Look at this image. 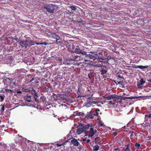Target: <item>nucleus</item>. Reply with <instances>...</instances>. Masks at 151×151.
Listing matches in <instances>:
<instances>
[{"label":"nucleus","mask_w":151,"mask_h":151,"mask_svg":"<svg viewBox=\"0 0 151 151\" xmlns=\"http://www.w3.org/2000/svg\"><path fill=\"white\" fill-rule=\"evenodd\" d=\"M148 81L149 82H151V79H150V80H148Z\"/></svg>","instance_id":"nucleus-49"},{"label":"nucleus","mask_w":151,"mask_h":151,"mask_svg":"<svg viewBox=\"0 0 151 151\" xmlns=\"http://www.w3.org/2000/svg\"><path fill=\"white\" fill-rule=\"evenodd\" d=\"M71 142L74 146L77 147L80 145L79 142L75 138H73V139L71 140Z\"/></svg>","instance_id":"nucleus-14"},{"label":"nucleus","mask_w":151,"mask_h":151,"mask_svg":"<svg viewBox=\"0 0 151 151\" xmlns=\"http://www.w3.org/2000/svg\"><path fill=\"white\" fill-rule=\"evenodd\" d=\"M78 22L79 23L82 24L83 25L85 24H86V22H85L83 21L82 20H81L80 21H78Z\"/></svg>","instance_id":"nucleus-32"},{"label":"nucleus","mask_w":151,"mask_h":151,"mask_svg":"<svg viewBox=\"0 0 151 151\" xmlns=\"http://www.w3.org/2000/svg\"><path fill=\"white\" fill-rule=\"evenodd\" d=\"M47 43L46 42H44L43 43H41V45H47Z\"/></svg>","instance_id":"nucleus-38"},{"label":"nucleus","mask_w":151,"mask_h":151,"mask_svg":"<svg viewBox=\"0 0 151 151\" xmlns=\"http://www.w3.org/2000/svg\"><path fill=\"white\" fill-rule=\"evenodd\" d=\"M22 91L25 92H29L31 91V90L29 88H23L22 89Z\"/></svg>","instance_id":"nucleus-24"},{"label":"nucleus","mask_w":151,"mask_h":151,"mask_svg":"<svg viewBox=\"0 0 151 151\" xmlns=\"http://www.w3.org/2000/svg\"><path fill=\"white\" fill-rule=\"evenodd\" d=\"M74 115L76 116H83L84 115V114L82 112H80L78 111H76L74 113Z\"/></svg>","instance_id":"nucleus-20"},{"label":"nucleus","mask_w":151,"mask_h":151,"mask_svg":"<svg viewBox=\"0 0 151 151\" xmlns=\"http://www.w3.org/2000/svg\"><path fill=\"white\" fill-rule=\"evenodd\" d=\"M73 56L71 58V60L73 61H81L83 60V58L80 56L76 55L75 56L73 55Z\"/></svg>","instance_id":"nucleus-8"},{"label":"nucleus","mask_w":151,"mask_h":151,"mask_svg":"<svg viewBox=\"0 0 151 151\" xmlns=\"http://www.w3.org/2000/svg\"><path fill=\"white\" fill-rule=\"evenodd\" d=\"M4 110V105H3L2 106V107L1 108V113L3 112Z\"/></svg>","instance_id":"nucleus-35"},{"label":"nucleus","mask_w":151,"mask_h":151,"mask_svg":"<svg viewBox=\"0 0 151 151\" xmlns=\"http://www.w3.org/2000/svg\"><path fill=\"white\" fill-rule=\"evenodd\" d=\"M34 91L35 93L34 94V97L35 99V100L36 101H37V98L38 97L37 94L36 93V92L35 90H34Z\"/></svg>","instance_id":"nucleus-26"},{"label":"nucleus","mask_w":151,"mask_h":151,"mask_svg":"<svg viewBox=\"0 0 151 151\" xmlns=\"http://www.w3.org/2000/svg\"><path fill=\"white\" fill-rule=\"evenodd\" d=\"M108 104H114V103L113 102V101H109L108 102Z\"/></svg>","instance_id":"nucleus-36"},{"label":"nucleus","mask_w":151,"mask_h":151,"mask_svg":"<svg viewBox=\"0 0 151 151\" xmlns=\"http://www.w3.org/2000/svg\"><path fill=\"white\" fill-rule=\"evenodd\" d=\"M43 8L44 9H46L47 11L50 14H53L54 12L56 11L55 9L57 8V7L56 5L50 4L44 6Z\"/></svg>","instance_id":"nucleus-3"},{"label":"nucleus","mask_w":151,"mask_h":151,"mask_svg":"<svg viewBox=\"0 0 151 151\" xmlns=\"http://www.w3.org/2000/svg\"><path fill=\"white\" fill-rule=\"evenodd\" d=\"M20 45L22 47H23L25 46L26 48L27 47H28V42L27 40H21L20 42Z\"/></svg>","instance_id":"nucleus-9"},{"label":"nucleus","mask_w":151,"mask_h":151,"mask_svg":"<svg viewBox=\"0 0 151 151\" xmlns=\"http://www.w3.org/2000/svg\"><path fill=\"white\" fill-rule=\"evenodd\" d=\"M85 117L87 119H93L94 117V116L92 113V111H91L89 112H88Z\"/></svg>","instance_id":"nucleus-12"},{"label":"nucleus","mask_w":151,"mask_h":151,"mask_svg":"<svg viewBox=\"0 0 151 151\" xmlns=\"http://www.w3.org/2000/svg\"><path fill=\"white\" fill-rule=\"evenodd\" d=\"M103 125H104V124L102 123H100V124H99V126H103Z\"/></svg>","instance_id":"nucleus-42"},{"label":"nucleus","mask_w":151,"mask_h":151,"mask_svg":"<svg viewBox=\"0 0 151 151\" xmlns=\"http://www.w3.org/2000/svg\"><path fill=\"white\" fill-rule=\"evenodd\" d=\"M22 93V91H17V93L21 94V93Z\"/></svg>","instance_id":"nucleus-41"},{"label":"nucleus","mask_w":151,"mask_h":151,"mask_svg":"<svg viewBox=\"0 0 151 151\" xmlns=\"http://www.w3.org/2000/svg\"><path fill=\"white\" fill-rule=\"evenodd\" d=\"M100 114H101V113L100 112Z\"/></svg>","instance_id":"nucleus-52"},{"label":"nucleus","mask_w":151,"mask_h":151,"mask_svg":"<svg viewBox=\"0 0 151 151\" xmlns=\"http://www.w3.org/2000/svg\"><path fill=\"white\" fill-rule=\"evenodd\" d=\"M134 133L133 131H130L129 132V134H130V137L131 139H132V137L133 136V134Z\"/></svg>","instance_id":"nucleus-30"},{"label":"nucleus","mask_w":151,"mask_h":151,"mask_svg":"<svg viewBox=\"0 0 151 151\" xmlns=\"http://www.w3.org/2000/svg\"><path fill=\"white\" fill-rule=\"evenodd\" d=\"M113 135L114 136H116L117 135V133L116 132H114L113 133Z\"/></svg>","instance_id":"nucleus-40"},{"label":"nucleus","mask_w":151,"mask_h":151,"mask_svg":"<svg viewBox=\"0 0 151 151\" xmlns=\"http://www.w3.org/2000/svg\"><path fill=\"white\" fill-rule=\"evenodd\" d=\"M123 75L122 71L120 70L116 74V80H114V81L116 84H121L122 88L124 87L123 84L124 78Z\"/></svg>","instance_id":"nucleus-2"},{"label":"nucleus","mask_w":151,"mask_h":151,"mask_svg":"<svg viewBox=\"0 0 151 151\" xmlns=\"http://www.w3.org/2000/svg\"><path fill=\"white\" fill-rule=\"evenodd\" d=\"M5 97V96L4 95L0 94V101L1 102H2L4 101V98Z\"/></svg>","instance_id":"nucleus-23"},{"label":"nucleus","mask_w":151,"mask_h":151,"mask_svg":"<svg viewBox=\"0 0 151 151\" xmlns=\"http://www.w3.org/2000/svg\"><path fill=\"white\" fill-rule=\"evenodd\" d=\"M100 71L101 72V75L106 73L107 72L106 68L104 66H102L101 68V69L100 70Z\"/></svg>","instance_id":"nucleus-15"},{"label":"nucleus","mask_w":151,"mask_h":151,"mask_svg":"<svg viewBox=\"0 0 151 151\" xmlns=\"http://www.w3.org/2000/svg\"><path fill=\"white\" fill-rule=\"evenodd\" d=\"M145 118H148L150 119H151V114H149L145 115Z\"/></svg>","instance_id":"nucleus-33"},{"label":"nucleus","mask_w":151,"mask_h":151,"mask_svg":"<svg viewBox=\"0 0 151 151\" xmlns=\"http://www.w3.org/2000/svg\"><path fill=\"white\" fill-rule=\"evenodd\" d=\"M25 100L29 102L31 101L32 99L31 97L30 96H27L25 97Z\"/></svg>","instance_id":"nucleus-21"},{"label":"nucleus","mask_w":151,"mask_h":151,"mask_svg":"<svg viewBox=\"0 0 151 151\" xmlns=\"http://www.w3.org/2000/svg\"><path fill=\"white\" fill-rule=\"evenodd\" d=\"M98 48L96 47H95V49L92 51L89 52L90 53H96L97 59L108 61L111 59V56L108 54L107 52L103 50H99Z\"/></svg>","instance_id":"nucleus-1"},{"label":"nucleus","mask_w":151,"mask_h":151,"mask_svg":"<svg viewBox=\"0 0 151 151\" xmlns=\"http://www.w3.org/2000/svg\"><path fill=\"white\" fill-rule=\"evenodd\" d=\"M105 98L107 100H111L115 98V96L114 95H110L107 97H105Z\"/></svg>","instance_id":"nucleus-18"},{"label":"nucleus","mask_w":151,"mask_h":151,"mask_svg":"<svg viewBox=\"0 0 151 151\" xmlns=\"http://www.w3.org/2000/svg\"><path fill=\"white\" fill-rule=\"evenodd\" d=\"M150 134H151V132H150Z\"/></svg>","instance_id":"nucleus-54"},{"label":"nucleus","mask_w":151,"mask_h":151,"mask_svg":"<svg viewBox=\"0 0 151 151\" xmlns=\"http://www.w3.org/2000/svg\"><path fill=\"white\" fill-rule=\"evenodd\" d=\"M131 144L132 145H133V144H132V143H131Z\"/></svg>","instance_id":"nucleus-53"},{"label":"nucleus","mask_w":151,"mask_h":151,"mask_svg":"<svg viewBox=\"0 0 151 151\" xmlns=\"http://www.w3.org/2000/svg\"><path fill=\"white\" fill-rule=\"evenodd\" d=\"M114 150H118L119 151H120V148H117L114 149Z\"/></svg>","instance_id":"nucleus-43"},{"label":"nucleus","mask_w":151,"mask_h":151,"mask_svg":"<svg viewBox=\"0 0 151 151\" xmlns=\"http://www.w3.org/2000/svg\"><path fill=\"white\" fill-rule=\"evenodd\" d=\"M94 126L93 125V127H90V130L89 131L86 132H85V136H88L89 137H93L97 131L96 129H93Z\"/></svg>","instance_id":"nucleus-5"},{"label":"nucleus","mask_w":151,"mask_h":151,"mask_svg":"<svg viewBox=\"0 0 151 151\" xmlns=\"http://www.w3.org/2000/svg\"><path fill=\"white\" fill-rule=\"evenodd\" d=\"M90 142V140L89 139H88L86 141V142L88 143H89Z\"/></svg>","instance_id":"nucleus-44"},{"label":"nucleus","mask_w":151,"mask_h":151,"mask_svg":"<svg viewBox=\"0 0 151 151\" xmlns=\"http://www.w3.org/2000/svg\"><path fill=\"white\" fill-rule=\"evenodd\" d=\"M92 54H87L85 55V57L84 58V60L85 61L87 62L90 60V59H93L95 60L97 59L96 53H92Z\"/></svg>","instance_id":"nucleus-4"},{"label":"nucleus","mask_w":151,"mask_h":151,"mask_svg":"<svg viewBox=\"0 0 151 151\" xmlns=\"http://www.w3.org/2000/svg\"><path fill=\"white\" fill-rule=\"evenodd\" d=\"M35 42H37V41H34L32 40H30L29 41H28V47H29L30 45H34L35 43Z\"/></svg>","instance_id":"nucleus-19"},{"label":"nucleus","mask_w":151,"mask_h":151,"mask_svg":"<svg viewBox=\"0 0 151 151\" xmlns=\"http://www.w3.org/2000/svg\"><path fill=\"white\" fill-rule=\"evenodd\" d=\"M13 40H16L17 42H18L19 44L20 43V42H21V40H20L16 36L14 37L13 39Z\"/></svg>","instance_id":"nucleus-28"},{"label":"nucleus","mask_w":151,"mask_h":151,"mask_svg":"<svg viewBox=\"0 0 151 151\" xmlns=\"http://www.w3.org/2000/svg\"><path fill=\"white\" fill-rule=\"evenodd\" d=\"M126 98H127V99H132V97H127Z\"/></svg>","instance_id":"nucleus-45"},{"label":"nucleus","mask_w":151,"mask_h":151,"mask_svg":"<svg viewBox=\"0 0 151 151\" xmlns=\"http://www.w3.org/2000/svg\"><path fill=\"white\" fill-rule=\"evenodd\" d=\"M93 125L92 124H83L82 127L83 129H84V131L85 132H88L87 131H86V130L89 129V128H90V127H93Z\"/></svg>","instance_id":"nucleus-11"},{"label":"nucleus","mask_w":151,"mask_h":151,"mask_svg":"<svg viewBox=\"0 0 151 151\" xmlns=\"http://www.w3.org/2000/svg\"><path fill=\"white\" fill-rule=\"evenodd\" d=\"M127 97H123V99H124V100L127 99V98H127Z\"/></svg>","instance_id":"nucleus-47"},{"label":"nucleus","mask_w":151,"mask_h":151,"mask_svg":"<svg viewBox=\"0 0 151 151\" xmlns=\"http://www.w3.org/2000/svg\"><path fill=\"white\" fill-rule=\"evenodd\" d=\"M99 147L98 145H95L93 147V150L96 151L98 150L99 149Z\"/></svg>","instance_id":"nucleus-25"},{"label":"nucleus","mask_w":151,"mask_h":151,"mask_svg":"<svg viewBox=\"0 0 151 151\" xmlns=\"http://www.w3.org/2000/svg\"><path fill=\"white\" fill-rule=\"evenodd\" d=\"M85 132L84 131V129H83V128L82 127L81 128H79L77 129L76 131L77 133L78 134H80L84 132Z\"/></svg>","instance_id":"nucleus-16"},{"label":"nucleus","mask_w":151,"mask_h":151,"mask_svg":"<svg viewBox=\"0 0 151 151\" xmlns=\"http://www.w3.org/2000/svg\"><path fill=\"white\" fill-rule=\"evenodd\" d=\"M29 82H31L32 83H39L38 81H35V79L34 78H32V79Z\"/></svg>","instance_id":"nucleus-27"},{"label":"nucleus","mask_w":151,"mask_h":151,"mask_svg":"<svg viewBox=\"0 0 151 151\" xmlns=\"http://www.w3.org/2000/svg\"><path fill=\"white\" fill-rule=\"evenodd\" d=\"M59 60H61V58H60V59Z\"/></svg>","instance_id":"nucleus-51"},{"label":"nucleus","mask_w":151,"mask_h":151,"mask_svg":"<svg viewBox=\"0 0 151 151\" xmlns=\"http://www.w3.org/2000/svg\"><path fill=\"white\" fill-rule=\"evenodd\" d=\"M135 68H139L140 69H143L144 68H146L148 67V66H143L142 65H136L134 66Z\"/></svg>","instance_id":"nucleus-17"},{"label":"nucleus","mask_w":151,"mask_h":151,"mask_svg":"<svg viewBox=\"0 0 151 151\" xmlns=\"http://www.w3.org/2000/svg\"><path fill=\"white\" fill-rule=\"evenodd\" d=\"M64 144H58V143H57V145L58 146V147H60L62 145H64Z\"/></svg>","instance_id":"nucleus-37"},{"label":"nucleus","mask_w":151,"mask_h":151,"mask_svg":"<svg viewBox=\"0 0 151 151\" xmlns=\"http://www.w3.org/2000/svg\"><path fill=\"white\" fill-rule=\"evenodd\" d=\"M132 99H136L138 98H139V97L134 96L132 97Z\"/></svg>","instance_id":"nucleus-39"},{"label":"nucleus","mask_w":151,"mask_h":151,"mask_svg":"<svg viewBox=\"0 0 151 151\" xmlns=\"http://www.w3.org/2000/svg\"><path fill=\"white\" fill-rule=\"evenodd\" d=\"M77 54H81L83 55H85L88 52L80 48H76L74 50L73 52Z\"/></svg>","instance_id":"nucleus-7"},{"label":"nucleus","mask_w":151,"mask_h":151,"mask_svg":"<svg viewBox=\"0 0 151 151\" xmlns=\"http://www.w3.org/2000/svg\"><path fill=\"white\" fill-rule=\"evenodd\" d=\"M35 43L36 44H37V45H41V43H37V42H35Z\"/></svg>","instance_id":"nucleus-46"},{"label":"nucleus","mask_w":151,"mask_h":151,"mask_svg":"<svg viewBox=\"0 0 151 151\" xmlns=\"http://www.w3.org/2000/svg\"><path fill=\"white\" fill-rule=\"evenodd\" d=\"M70 8L71 9L75 11L76 10V7L75 6H70Z\"/></svg>","instance_id":"nucleus-34"},{"label":"nucleus","mask_w":151,"mask_h":151,"mask_svg":"<svg viewBox=\"0 0 151 151\" xmlns=\"http://www.w3.org/2000/svg\"><path fill=\"white\" fill-rule=\"evenodd\" d=\"M5 97V96L4 95L0 94V101L1 102H2L4 101V98Z\"/></svg>","instance_id":"nucleus-22"},{"label":"nucleus","mask_w":151,"mask_h":151,"mask_svg":"<svg viewBox=\"0 0 151 151\" xmlns=\"http://www.w3.org/2000/svg\"><path fill=\"white\" fill-rule=\"evenodd\" d=\"M140 145L139 143H138V142H137L135 144L134 146L135 147L136 149H138L140 146Z\"/></svg>","instance_id":"nucleus-31"},{"label":"nucleus","mask_w":151,"mask_h":151,"mask_svg":"<svg viewBox=\"0 0 151 151\" xmlns=\"http://www.w3.org/2000/svg\"><path fill=\"white\" fill-rule=\"evenodd\" d=\"M50 37L56 39V43L57 44H59L61 45L62 44V42H61L57 41L58 40H60V37L59 35H57L56 33H51Z\"/></svg>","instance_id":"nucleus-6"},{"label":"nucleus","mask_w":151,"mask_h":151,"mask_svg":"<svg viewBox=\"0 0 151 151\" xmlns=\"http://www.w3.org/2000/svg\"><path fill=\"white\" fill-rule=\"evenodd\" d=\"M126 149L125 151H131L129 144H128L127 145H126Z\"/></svg>","instance_id":"nucleus-29"},{"label":"nucleus","mask_w":151,"mask_h":151,"mask_svg":"<svg viewBox=\"0 0 151 151\" xmlns=\"http://www.w3.org/2000/svg\"><path fill=\"white\" fill-rule=\"evenodd\" d=\"M86 139H83V142L86 141Z\"/></svg>","instance_id":"nucleus-48"},{"label":"nucleus","mask_w":151,"mask_h":151,"mask_svg":"<svg viewBox=\"0 0 151 151\" xmlns=\"http://www.w3.org/2000/svg\"><path fill=\"white\" fill-rule=\"evenodd\" d=\"M145 81L144 80V78H141L137 84L138 88H141L143 84L145 83Z\"/></svg>","instance_id":"nucleus-10"},{"label":"nucleus","mask_w":151,"mask_h":151,"mask_svg":"<svg viewBox=\"0 0 151 151\" xmlns=\"http://www.w3.org/2000/svg\"><path fill=\"white\" fill-rule=\"evenodd\" d=\"M91 111H92V113L94 117L95 116H98L100 111L99 109L98 108L95 109H92Z\"/></svg>","instance_id":"nucleus-13"},{"label":"nucleus","mask_w":151,"mask_h":151,"mask_svg":"<svg viewBox=\"0 0 151 151\" xmlns=\"http://www.w3.org/2000/svg\"><path fill=\"white\" fill-rule=\"evenodd\" d=\"M80 91V90H79V88H78V92Z\"/></svg>","instance_id":"nucleus-50"}]
</instances>
